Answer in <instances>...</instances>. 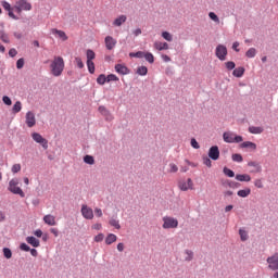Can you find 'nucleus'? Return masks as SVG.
<instances>
[{"label": "nucleus", "instance_id": "nucleus-1", "mask_svg": "<svg viewBox=\"0 0 278 278\" xmlns=\"http://www.w3.org/2000/svg\"><path fill=\"white\" fill-rule=\"evenodd\" d=\"M51 74L54 77H60L64 73V59L62 56H54L52 63L50 64Z\"/></svg>", "mask_w": 278, "mask_h": 278}, {"label": "nucleus", "instance_id": "nucleus-2", "mask_svg": "<svg viewBox=\"0 0 278 278\" xmlns=\"http://www.w3.org/2000/svg\"><path fill=\"white\" fill-rule=\"evenodd\" d=\"M223 140L224 142H227L228 144H238L240 142H242L244 140V138H242V136L236 135L232 131H226L223 134Z\"/></svg>", "mask_w": 278, "mask_h": 278}, {"label": "nucleus", "instance_id": "nucleus-3", "mask_svg": "<svg viewBox=\"0 0 278 278\" xmlns=\"http://www.w3.org/2000/svg\"><path fill=\"white\" fill-rule=\"evenodd\" d=\"M9 192H12V194H18L22 199H25V192L21 187H18V180L16 178H13L9 181L8 187Z\"/></svg>", "mask_w": 278, "mask_h": 278}, {"label": "nucleus", "instance_id": "nucleus-4", "mask_svg": "<svg viewBox=\"0 0 278 278\" xmlns=\"http://www.w3.org/2000/svg\"><path fill=\"white\" fill-rule=\"evenodd\" d=\"M163 220V229H177L179 227V220L172 216H164Z\"/></svg>", "mask_w": 278, "mask_h": 278}, {"label": "nucleus", "instance_id": "nucleus-5", "mask_svg": "<svg viewBox=\"0 0 278 278\" xmlns=\"http://www.w3.org/2000/svg\"><path fill=\"white\" fill-rule=\"evenodd\" d=\"M13 10L21 14V12H29L31 11V4L27 0H15V4Z\"/></svg>", "mask_w": 278, "mask_h": 278}, {"label": "nucleus", "instance_id": "nucleus-6", "mask_svg": "<svg viewBox=\"0 0 278 278\" xmlns=\"http://www.w3.org/2000/svg\"><path fill=\"white\" fill-rule=\"evenodd\" d=\"M178 188L182 192H188V190H194V182L192 181L191 178L186 179H180L178 181Z\"/></svg>", "mask_w": 278, "mask_h": 278}, {"label": "nucleus", "instance_id": "nucleus-7", "mask_svg": "<svg viewBox=\"0 0 278 278\" xmlns=\"http://www.w3.org/2000/svg\"><path fill=\"white\" fill-rule=\"evenodd\" d=\"M267 267L269 270H278V252L274 253L273 255L266 258Z\"/></svg>", "mask_w": 278, "mask_h": 278}, {"label": "nucleus", "instance_id": "nucleus-8", "mask_svg": "<svg viewBox=\"0 0 278 278\" xmlns=\"http://www.w3.org/2000/svg\"><path fill=\"white\" fill-rule=\"evenodd\" d=\"M227 47L225 45H218L215 49V55L220 60V62H225L227 60Z\"/></svg>", "mask_w": 278, "mask_h": 278}, {"label": "nucleus", "instance_id": "nucleus-9", "mask_svg": "<svg viewBox=\"0 0 278 278\" xmlns=\"http://www.w3.org/2000/svg\"><path fill=\"white\" fill-rule=\"evenodd\" d=\"M31 138L34 141L37 142V144H41L42 149H49V141L42 137V135L38 132H33Z\"/></svg>", "mask_w": 278, "mask_h": 278}, {"label": "nucleus", "instance_id": "nucleus-10", "mask_svg": "<svg viewBox=\"0 0 278 278\" xmlns=\"http://www.w3.org/2000/svg\"><path fill=\"white\" fill-rule=\"evenodd\" d=\"M80 212L83 217L86 218V220H92V218H94V212L92 211L91 207H89L86 204L81 205Z\"/></svg>", "mask_w": 278, "mask_h": 278}, {"label": "nucleus", "instance_id": "nucleus-11", "mask_svg": "<svg viewBox=\"0 0 278 278\" xmlns=\"http://www.w3.org/2000/svg\"><path fill=\"white\" fill-rule=\"evenodd\" d=\"M27 127L31 128L36 126V114L34 112L28 111L26 113V121H25Z\"/></svg>", "mask_w": 278, "mask_h": 278}, {"label": "nucleus", "instance_id": "nucleus-12", "mask_svg": "<svg viewBox=\"0 0 278 278\" xmlns=\"http://www.w3.org/2000/svg\"><path fill=\"white\" fill-rule=\"evenodd\" d=\"M208 157L214 161H216V160H218V157H220V150H218L217 146H213L210 148Z\"/></svg>", "mask_w": 278, "mask_h": 278}, {"label": "nucleus", "instance_id": "nucleus-13", "mask_svg": "<svg viewBox=\"0 0 278 278\" xmlns=\"http://www.w3.org/2000/svg\"><path fill=\"white\" fill-rule=\"evenodd\" d=\"M116 39H114V37L112 36H106L104 38V43H105V47L108 49V51H112V49H114V47H116Z\"/></svg>", "mask_w": 278, "mask_h": 278}, {"label": "nucleus", "instance_id": "nucleus-14", "mask_svg": "<svg viewBox=\"0 0 278 278\" xmlns=\"http://www.w3.org/2000/svg\"><path fill=\"white\" fill-rule=\"evenodd\" d=\"M98 111L100 114H102V116H104L105 121H114V115H112V113H110L105 106H99Z\"/></svg>", "mask_w": 278, "mask_h": 278}, {"label": "nucleus", "instance_id": "nucleus-15", "mask_svg": "<svg viewBox=\"0 0 278 278\" xmlns=\"http://www.w3.org/2000/svg\"><path fill=\"white\" fill-rule=\"evenodd\" d=\"M115 71L118 75H129V68L123 64H116Z\"/></svg>", "mask_w": 278, "mask_h": 278}, {"label": "nucleus", "instance_id": "nucleus-16", "mask_svg": "<svg viewBox=\"0 0 278 278\" xmlns=\"http://www.w3.org/2000/svg\"><path fill=\"white\" fill-rule=\"evenodd\" d=\"M43 223H46V225H49L50 227H55L56 222H55V216L48 214L43 217Z\"/></svg>", "mask_w": 278, "mask_h": 278}, {"label": "nucleus", "instance_id": "nucleus-17", "mask_svg": "<svg viewBox=\"0 0 278 278\" xmlns=\"http://www.w3.org/2000/svg\"><path fill=\"white\" fill-rule=\"evenodd\" d=\"M26 242L35 249H38V247H40V240L36 239V237H27Z\"/></svg>", "mask_w": 278, "mask_h": 278}, {"label": "nucleus", "instance_id": "nucleus-18", "mask_svg": "<svg viewBox=\"0 0 278 278\" xmlns=\"http://www.w3.org/2000/svg\"><path fill=\"white\" fill-rule=\"evenodd\" d=\"M154 49L156 51H167L168 45L166 42L155 41Z\"/></svg>", "mask_w": 278, "mask_h": 278}, {"label": "nucleus", "instance_id": "nucleus-19", "mask_svg": "<svg viewBox=\"0 0 278 278\" xmlns=\"http://www.w3.org/2000/svg\"><path fill=\"white\" fill-rule=\"evenodd\" d=\"M52 34L61 38L63 42H65V40H68V36H66V33H64L63 30H59L58 28H54L52 29Z\"/></svg>", "mask_w": 278, "mask_h": 278}, {"label": "nucleus", "instance_id": "nucleus-20", "mask_svg": "<svg viewBox=\"0 0 278 278\" xmlns=\"http://www.w3.org/2000/svg\"><path fill=\"white\" fill-rule=\"evenodd\" d=\"M127 22V16L126 15H119L117 18L114 20L113 25L114 27H121L123 23Z\"/></svg>", "mask_w": 278, "mask_h": 278}, {"label": "nucleus", "instance_id": "nucleus-21", "mask_svg": "<svg viewBox=\"0 0 278 278\" xmlns=\"http://www.w3.org/2000/svg\"><path fill=\"white\" fill-rule=\"evenodd\" d=\"M248 166H251L252 168H254L252 173H262V165H260V163L255 161H250L248 163Z\"/></svg>", "mask_w": 278, "mask_h": 278}, {"label": "nucleus", "instance_id": "nucleus-22", "mask_svg": "<svg viewBox=\"0 0 278 278\" xmlns=\"http://www.w3.org/2000/svg\"><path fill=\"white\" fill-rule=\"evenodd\" d=\"M241 149H251L252 151H255L257 149V144L251 142V141H244L240 144Z\"/></svg>", "mask_w": 278, "mask_h": 278}, {"label": "nucleus", "instance_id": "nucleus-23", "mask_svg": "<svg viewBox=\"0 0 278 278\" xmlns=\"http://www.w3.org/2000/svg\"><path fill=\"white\" fill-rule=\"evenodd\" d=\"M116 240H118V237H116V235L109 233L105 238V244H114V242H116Z\"/></svg>", "mask_w": 278, "mask_h": 278}, {"label": "nucleus", "instance_id": "nucleus-24", "mask_svg": "<svg viewBox=\"0 0 278 278\" xmlns=\"http://www.w3.org/2000/svg\"><path fill=\"white\" fill-rule=\"evenodd\" d=\"M237 181H251V176L249 174H237Z\"/></svg>", "mask_w": 278, "mask_h": 278}, {"label": "nucleus", "instance_id": "nucleus-25", "mask_svg": "<svg viewBox=\"0 0 278 278\" xmlns=\"http://www.w3.org/2000/svg\"><path fill=\"white\" fill-rule=\"evenodd\" d=\"M239 236L241 242H247V240H249V232L242 228L239 229Z\"/></svg>", "mask_w": 278, "mask_h": 278}, {"label": "nucleus", "instance_id": "nucleus-26", "mask_svg": "<svg viewBox=\"0 0 278 278\" xmlns=\"http://www.w3.org/2000/svg\"><path fill=\"white\" fill-rule=\"evenodd\" d=\"M238 197H241V199H247V197H249V194H251V189L247 188V189H241L237 192Z\"/></svg>", "mask_w": 278, "mask_h": 278}, {"label": "nucleus", "instance_id": "nucleus-27", "mask_svg": "<svg viewBox=\"0 0 278 278\" xmlns=\"http://www.w3.org/2000/svg\"><path fill=\"white\" fill-rule=\"evenodd\" d=\"M244 67L240 66L233 70L232 75L233 77H242L244 75Z\"/></svg>", "mask_w": 278, "mask_h": 278}, {"label": "nucleus", "instance_id": "nucleus-28", "mask_svg": "<svg viewBox=\"0 0 278 278\" xmlns=\"http://www.w3.org/2000/svg\"><path fill=\"white\" fill-rule=\"evenodd\" d=\"M249 132L250 134H263L264 128L263 127H257V126H250L249 127Z\"/></svg>", "mask_w": 278, "mask_h": 278}, {"label": "nucleus", "instance_id": "nucleus-29", "mask_svg": "<svg viewBox=\"0 0 278 278\" xmlns=\"http://www.w3.org/2000/svg\"><path fill=\"white\" fill-rule=\"evenodd\" d=\"M21 110H23V104L21 103V101H16L12 109L13 114H18Z\"/></svg>", "mask_w": 278, "mask_h": 278}, {"label": "nucleus", "instance_id": "nucleus-30", "mask_svg": "<svg viewBox=\"0 0 278 278\" xmlns=\"http://www.w3.org/2000/svg\"><path fill=\"white\" fill-rule=\"evenodd\" d=\"M86 55H87V62H92V60H94V58H97V53H94L92 50L88 49L86 51Z\"/></svg>", "mask_w": 278, "mask_h": 278}, {"label": "nucleus", "instance_id": "nucleus-31", "mask_svg": "<svg viewBox=\"0 0 278 278\" xmlns=\"http://www.w3.org/2000/svg\"><path fill=\"white\" fill-rule=\"evenodd\" d=\"M109 225H111V227H115L116 229H121V222H118V219L112 217L109 220Z\"/></svg>", "mask_w": 278, "mask_h": 278}, {"label": "nucleus", "instance_id": "nucleus-32", "mask_svg": "<svg viewBox=\"0 0 278 278\" xmlns=\"http://www.w3.org/2000/svg\"><path fill=\"white\" fill-rule=\"evenodd\" d=\"M105 81H108V76H105L104 74H101L98 76L97 84H99L100 86H103L105 85Z\"/></svg>", "mask_w": 278, "mask_h": 278}, {"label": "nucleus", "instance_id": "nucleus-33", "mask_svg": "<svg viewBox=\"0 0 278 278\" xmlns=\"http://www.w3.org/2000/svg\"><path fill=\"white\" fill-rule=\"evenodd\" d=\"M143 58L149 62V64H153V62H155V56H153V53L151 52H146Z\"/></svg>", "mask_w": 278, "mask_h": 278}, {"label": "nucleus", "instance_id": "nucleus-34", "mask_svg": "<svg viewBox=\"0 0 278 278\" xmlns=\"http://www.w3.org/2000/svg\"><path fill=\"white\" fill-rule=\"evenodd\" d=\"M257 54V50H255V48H250L247 52H245V56L247 58H254Z\"/></svg>", "mask_w": 278, "mask_h": 278}, {"label": "nucleus", "instance_id": "nucleus-35", "mask_svg": "<svg viewBox=\"0 0 278 278\" xmlns=\"http://www.w3.org/2000/svg\"><path fill=\"white\" fill-rule=\"evenodd\" d=\"M137 73L138 75L144 76L149 73V68L147 66H139Z\"/></svg>", "mask_w": 278, "mask_h": 278}, {"label": "nucleus", "instance_id": "nucleus-36", "mask_svg": "<svg viewBox=\"0 0 278 278\" xmlns=\"http://www.w3.org/2000/svg\"><path fill=\"white\" fill-rule=\"evenodd\" d=\"M162 38H164V40H167V42H173V35H170V33L168 31H163Z\"/></svg>", "mask_w": 278, "mask_h": 278}, {"label": "nucleus", "instance_id": "nucleus-37", "mask_svg": "<svg viewBox=\"0 0 278 278\" xmlns=\"http://www.w3.org/2000/svg\"><path fill=\"white\" fill-rule=\"evenodd\" d=\"M223 173L226 175V177H236V173L228 167H224Z\"/></svg>", "mask_w": 278, "mask_h": 278}, {"label": "nucleus", "instance_id": "nucleus-38", "mask_svg": "<svg viewBox=\"0 0 278 278\" xmlns=\"http://www.w3.org/2000/svg\"><path fill=\"white\" fill-rule=\"evenodd\" d=\"M84 162H85V164L92 165V164H94V157L92 155H85L84 156Z\"/></svg>", "mask_w": 278, "mask_h": 278}, {"label": "nucleus", "instance_id": "nucleus-39", "mask_svg": "<svg viewBox=\"0 0 278 278\" xmlns=\"http://www.w3.org/2000/svg\"><path fill=\"white\" fill-rule=\"evenodd\" d=\"M87 67H88V71L91 75H94V62L92 61H87Z\"/></svg>", "mask_w": 278, "mask_h": 278}, {"label": "nucleus", "instance_id": "nucleus-40", "mask_svg": "<svg viewBox=\"0 0 278 278\" xmlns=\"http://www.w3.org/2000/svg\"><path fill=\"white\" fill-rule=\"evenodd\" d=\"M208 17L211 18V21H214V23H220V18H218V15H216V13L214 12H210Z\"/></svg>", "mask_w": 278, "mask_h": 278}, {"label": "nucleus", "instance_id": "nucleus-41", "mask_svg": "<svg viewBox=\"0 0 278 278\" xmlns=\"http://www.w3.org/2000/svg\"><path fill=\"white\" fill-rule=\"evenodd\" d=\"M3 255L7 260H11L12 258V250H10V248H4Z\"/></svg>", "mask_w": 278, "mask_h": 278}, {"label": "nucleus", "instance_id": "nucleus-42", "mask_svg": "<svg viewBox=\"0 0 278 278\" xmlns=\"http://www.w3.org/2000/svg\"><path fill=\"white\" fill-rule=\"evenodd\" d=\"M225 67L227 71H233V68H236V63L233 61H228L225 63Z\"/></svg>", "mask_w": 278, "mask_h": 278}, {"label": "nucleus", "instance_id": "nucleus-43", "mask_svg": "<svg viewBox=\"0 0 278 278\" xmlns=\"http://www.w3.org/2000/svg\"><path fill=\"white\" fill-rule=\"evenodd\" d=\"M2 8H3V10H5L7 12H10L11 10H14V8H12V5L10 4V2H8V1H2Z\"/></svg>", "mask_w": 278, "mask_h": 278}, {"label": "nucleus", "instance_id": "nucleus-44", "mask_svg": "<svg viewBox=\"0 0 278 278\" xmlns=\"http://www.w3.org/2000/svg\"><path fill=\"white\" fill-rule=\"evenodd\" d=\"M106 81H118V76H116L115 74H110L106 76Z\"/></svg>", "mask_w": 278, "mask_h": 278}, {"label": "nucleus", "instance_id": "nucleus-45", "mask_svg": "<svg viewBox=\"0 0 278 278\" xmlns=\"http://www.w3.org/2000/svg\"><path fill=\"white\" fill-rule=\"evenodd\" d=\"M226 184H227L228 188H239L240 187V184H238L236 181H231V180H227Z\"/></svg>", "mask_w": 278, "mask_h": 278}, {"label": "nucleus", "instance_id": "nucleus-46", "mask_svg": "<svg viewBox=\"0 0 278 278\" xmlns=\"http://www.w3.org/2000/svg\"><path fill=\"white\" fill-rule=\"evenodd\" d=\"M104 238H105V235H103L102 232H100V233H98V235L93 238V240H94V242H103Z\"/></svg>", "mask_w": 278, "mask_h": 278}, {"label": "nucleus", "instance_id": "nucleus-47", "mask_svg": "<svg viewBox=\"0 0 278 278\" xmlns=\"http://www.w3.org/2000/svg\"><path fill=\"white\" fill-rule=\"evenodd\" d=\"M74 62L76 66H78L79 68H84V61H81V58L76 56Z\"/></svg>", "mask_w": 278, "mask_h": 278}, {"label": "nucleus", "instance_id": "nucleus-48", "mask_svg": "<svg viewBox=\"0 0 278 278\" xmlns=\"http://www.w3.org/2000/svg\"><path fill=\"white\" fill-rule=\"evenodd\" d=\"M203 164L205 165V166H207L208 168H212V160H210V157H207V156H203Z\"/></svg>", "mask_w": 278, "mask_h": 278}, {"label": "nucleus", "instance_id": "nucleus-49", "mask_svg": "<svg viewBox=\"0 0 278 278\" xmlns=\"http://www.w3.org/2000/svg\"><path fill=\"white\" fill-rule=\"evenodd\" d=\"M243 157L241 156V154H232V162H243Z\"/></svg>", "mask_w": 278, "mask_h": 278}, {"label": "nucleus", "instance_id": "nucleus-50", "mask_svg": "<svg viewBox=\"0 0 278 278\" xmlns=\"http://www.w3.org/2000/svg\"><path fill=\"white\" fill-rule=\"evenodd\" d=\"M25 66V59H18L16 62V68L21 70Z\"/></svg>", "mask_w": 278, "mask_h": 278}, {"label": "nucleus", "instance_id": "nucleus-51", "mask_svg": "<svg viewBox=\"0 0 278 278\" xmlns=\"http://www.w3.org/2000/svg\"><path fill=\"white\" fill-rule=\"evenodd\" d=\"M0 38L2 42L10 43V38L5 35V33H0Z\"/></svg>", "mask_w": 278, "mask_h": 278}, {"label": "nucleus", "instance_id": "nucleus-52", "mask_svg": "<svg viewBox=\"0 0 278 278\" xmlns=\"http://www.w3.org/2000/svg\"><path fill=\"white\" fill-rule=\"evenodd\" d=\"M179 170V167L175 163L169 164V173H177Z\"/></svg>", "mask_w": 278, "mask_h": 278}, {"label": "nucleus", "instance_id": "nucleus-53", "mask_svg": "<svg viewBox=\"0 0 278 278\" xmlns=\"http://www.w3.org/2000/svg\"><path fill=\"white\" fill-rule=\"evenodd\" d=\"M186 255H187L186 262H192V257H193L192 251L187 250V251H186Z\"/></svg>", "mask_w": 278, "mask_h": 278}, {"label": "nucleus", "instance_id": "nucleus-54", "mask_svg": "<svg viewBox=\"0 0 278 278\" xmlns=\"http://www.w3.org/2000/svg\"><path fill=\"white\" fill-rule=\"evenodd\" d=\"M12 173L16 174V173H21V164H14L12 166Z\"/></svg>", "mask_w": 278, "mask_h": 278}, {"label": "nucleus", "instance_id": "nucleus-55", "mask_svg": "<svg viewBox=\"0 0 278 278\" xmlns=\"http://www.w3.org/2000/svg\"><path fill=\"white\" fill-rule=\"evenodd\" d=\"M9 55H10V58H16V55H18V51H16V49L12 48L9 50Z\"/></svg>", "mask_w": 278, "mask_h": 278}, {"label": "nucleus", "instance_id": "nucleus-56", "mask_svg": "<svg viewBox=\"0 0 278 278\" xmlns=\"http://www.w3.org/2000/svg\"><path fill=\"white\" fill-rule=\"evenodd\" d=\"M2 101H3V103H4L5 105H12V100H11L10 97H8V96H4V97L2 98Z\"/></svg>", "mask_w": 278, "mask_h": 278}, {"label": "nucleus", "instance_id": "nucleus-57", "mask_svg": "<svg viewBox=\"0 0 278 278\" xmlns=\"http://www.w3.org/2000/svg\"><path fill=\"white\" fill-rule=\"evenodd\" d=\"M191 147L193 149H200L201 148V146H199V142L194 138L191 139Z\"/></svg>", "mask_w": 278, "mask_h": 278}, {"label": "nucleus", "instance_id": "nucleus-58", "mask_svg": "<svg viewBox=\"0 0 278 278\" xmlns=\"http://www.w3.org/2000/svg\"><path fill=\"white\" fill-rule=\"evenodd\" d=\"M91 229H94L96 231H101V229H103V226L97 223L91 226Z\"/></svg>", "mask_w": 278, "mask_h": 278}, {"label": "nucleus", "instance_id": "nucleus-59", "mask_svg": "<svg viewBox=\"0 0 278 278\" xmlns=\"http://www.w3.org/2000/svg\"><path fill=\"white\" fill-rule=\"evenodd\" d=\"M255 188H264V184L262 182V179L254 180Z\"/></svg>", "mask_w": 278, "mask_h": 278}, {"label": "nucleus", "instance_id": "nucleus-60", "mask_svg": "<svg viewBox=\"0 0 278 278\" xmlns=\"http://www.w3.org/2000/svg\"><path fill=\"white\" fill-rule=\"evenodd\" d=\"M20 249H21V251H31V248H29V245H27L26 243H22L21 245H20Z\"/></svg>", "mask_w": 278, "mask_h": 278}, {"label": "nucleus", "instance_id": "nucleus-61", "mask_svg": "<svg viewBox=\"0 0 278 278\" xmlns=\"http://www.w3.org/2000/svg\"><path fill=\"white\" fill-rule=\"evenodd\" d=\"M94 212L98 218H101V216H103V211L101 208L97 207L94 208Z\"/></svg>", "mask_w": 278, "mask_h": 278}, {"label": "nucleus", "instance_id": "nucleus-62", "mask_svg": "<svg viewBox=\"0 0 278 278\" xmlns=\"http://www.w3.org/2000/svg\"><path fill=\"white\" fill-rule=\"evenodd\" d=\"M34 236H36V238H42V230L41 229L35 230Z\"/></svg>", "mask_w": 278, "mask_h": 278}, {"label": "nucleus", "instance_id": "nucleus-63", "mask_svg": "<svg viewBox=\"0 0 278 278\" xmlns=\"http://www.w3.org/2000/svg\"><path fill=\"white\" fill-rule=\"evenodd\" d=\"M9 13V16L10 18H13V21H18V17L14 14V12L11 10V11H8Z\"/></svg>", "mask_w": 278, "mask_h": 278}, {"label": "nucleus", "instance_id": "nucleus-64", "mask_svg": "<svg viewBox=\"0 0 278 278\" xmlns=\"http://www.w3.org/2000/svg\"><path fill=\"white\" fill-rule=\"evenodd\" d=\"M146 53L147 52L138 51V52H136V58L142 59V58H144Z\"/></svg>", "mask_w": 278, "mask_h": 278}]
</instances>
